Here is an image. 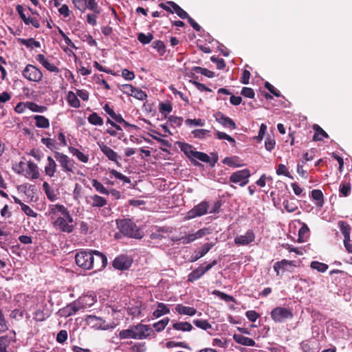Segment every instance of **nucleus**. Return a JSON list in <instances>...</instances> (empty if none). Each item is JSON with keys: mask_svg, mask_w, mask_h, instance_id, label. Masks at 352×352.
<instances>
[{"mask_svg": "<svg viewBox=\"0 0 352 352\" xmlns=\"http://www.w3.org/2000/svg\"><path fill=\"white\" fill-rule=\"evenodd\" d=\"M49 215L56 230L67 233H71L74 230L73 219L64 206L60 204L52 206L49 211Z\"/></svg>", "mask_w": 352, "mask_h": 352, "instance_id": "obj_1", "label": "nucleus"}, {"mask_svg": "<svg viewBox=\"0 0 352 352\" xmlns=\"http://www.w3.org/2000/svg\"><path fill=\"white\" fill-rule=\"evenodd\" d=\"M154 334V331L150 326L140 323L137 325H131L127 329L121 330L119 332V338L120 339L143 340Z\"/></svg>", "mask_w": 352, "mask_h": 352, "instance_id": "obj_2", "label": "nucleus"}, {"mask_svg": "<svg viewBox=\"0 0 352 352\" xmlns=\"http://www.w3.org/2000/svg\"><path fill=\"white\" fill-rule=\"evenodd\" d=\"M116 223L120 231L124 235L135 239L142 237L139 228L132 220L129 219H119L116 221Z\"/></svg>", "mask_w": 352, "mask_h": 352, "instance_id": "obj_3", "label": "nucleus"}, {"mask_svg": "<svg viewBox=\"0 0 352 352\" xmlns=\"http://www.w3.org/2000/svg\"><path fill=\"white\" fill-rule=\"evenodd\" d=\"M91 251L82 250L76 254L75 261L78 267L86 270L93 268L94 255Z\"/></svg>", "mask_w": 352, "mask_h": 352, "instance_id": "obj_4", "label": "nucleus"}, {"mask_svg": "<svg viewBox=\"0 0 352 352\" xmlns=\"http://www.w3.org/2000/svg\"><path fill=\"white\" fill-rule=\"evenodd\" d=\"M54 158L58 161L63 171L74 173L76 167L74 160L69 157L67 155L58 151L54 152Z\"/></svg>", "mask_w": 352, "mask_h": 352, "instance_id": "obj_5", "label": "nucleus"}, {"mask_svg": "<svg viewBox=\"0 0 352 352\" xmlns=\"http://www.w3.org/2000/svg\"><path fill=\"white\" fill-rule=\"evenodd\" d=\"M272 319L275 322H283L286 320L293 318L294 314L290 309L282 307H276L270 313Z\"/></svg>", "mask_w": 352, "mask_h": 352, "instance_id": "obj_6", "label": "nucleus"}, {"mask_svg": "<svg viewBox=\"0 0 352 352\" xmlns=\"http://www.w3.org/2000/svg\"><path fill=\"white\" fill-rule=\"evenodd\" d=\"M74 8L81 12H85L87 10H91L94 13L99 14L100 8L96 0H72Z\"/></svg>", "mask_w": 352, "mask_h": 352, "instance_id": "obj_7", "label": "nucleus"}, {"mask_svg": "<svg viewBox=\"0 0 352 352\" xmlns=\"http://www.w3.org/2000/svg\"><path fill=\"white\" fill-rule=\"evenodd\" d=\"M22 76L29 81L38 82L43 79V73L35 65L28 64L22 71Z\"/></svg>", "mask_w": 352, "mask_h": 352, "instance_id": "obj_8", "label": "nucleus"}, {"mask_svg": "<svg viewBox=\"0 0 352 352\" xmlns=\"http://www.w3.org/2000/svg\"><path fill=\"white\" fill-rule=\"evenodd\" d=\"M209 208V202L207 201H203L190 210L187 212L184 219L186 220H189L205 215L208 212Z\"/></svg>", "mask_w": 352, "mask_h": 352, "instance_id": "obj_9", "label": "nucleus"}, {"mask_svg": "<svg viewBox=\"0 0 352 352\" xmlns=\"http://www.w3.org/2000/svg\"><path fill=\"white\" fill-rule=\"evenodd\" d=\"M250 175V171L248 168L237 170L230 176V182L244 186L248 183Z\"/></svg>", "mask_w": 352, "mask_h": 352, "instance_id": "obj_10", "label": "nucleus"}, {"mask_svg": "<svg viewBox=\"0 0 352 352\" xmlns=\"http://www.w3.org/2000/svg\"><path fill=\"white\" fill-rule=\"evenodd\" d=\"M98 144L102 153L108 158L109 160L113 162L118 166H121V164L120 162L121 157L116 151L102 142H98Z\"/></svg>", "mask_w": 352, "mask_h": 352, "instance_id": "obj_11", "label": "nucleus"}, {"mask_svg": "<svg viewBox=\"0 0 352 352\" xmlns=\"http://www.w3.org/2000/svg\"><path fill=\"white\" fill-rule=\"evenodd\" d=\"M94 255L93 268L96 272L103 270L107 265V258L98 250L91 251Z\"/></svg>", "mask_w": 352, "mask_h": 352, "instance_id": "obj_12", "label": "nucleus"}, {"mask_svg": "<svg viewBox=\"0 0 352 352\" xmlns=\"http://www.w3.org/2000/svg\"><path fill=\"white\" fill-rule=\"evenodd\" d=\"M131 264L132 260L126 255H120L113 261V267L119 270H126L131 267Z\"/></svg>", "mask_w": 352, "mask_h": 352, "instance_id": "obj_13", "label": "nucleus"}, {"mask_svg": "<svg viewBox=\"0 0 352 352\" xmlns=\"http://www.w3.org/2000/svg\"><path fill=\"white\" fill-rule=\"evenodd\" d=\"M255 234L251 229L247 230L245 234L237 236L234 238V243L236 245H248L255 240Z\"/></svg>", "mask_w": 352, "mask_h": 352, "instance_id": "obj_14", "label": "nucleus"}, {"mask_svg": "<svg viewBox=\"0 0 352 352\" xmlns=\"http://www.w3.org/2000/svg\"><path fill=\"white\" fill-rule=\"evenodd\" d=\"M214 117L216 121L221 124L225 128H228L231 130L235 129L236 128V125L234 121L232 118L225 116L220 111H218L216 113H214Z\"/></svg>", "mask_w": 352, "mask_h": 352, "instance_id": "obj_15", "label": "nucleus"}, {"mask_svg": "<svg viewBox=\"0 0 352 352\" xmlns=\"http://www.w3.org/2000/svg\"><path fill=\"white\" fill-rule=\"evenodd\" d=\"M178 146L181 151L184 153V154L190 159L192 164L195 166H201V163L197 161L195 159H192V157H194V153H196V151L193 150V146L191 144L184 142H177Z\"/></svg>", "mask_w": 352, "mask_h": 352, "instance_id": "obj_16", "label": "nucleus"}, {"mask_svg": "<svg viewBox=\"0 0 352 352\" xmlns=\"http://www.w3.org/2000/svg\"><path fill=\"white\" fill-rule=\"evenodd\" d=\"M87 203L92 207L102 208L107 205V200L101 196L94 195L87 198Z\"/></svg>", "mask_w": 352, "mask_h": 352, "instance_id": "obj_17", "label": "nucleus"}, {"mask_svg": "<svg viewBox=\"0 0 352 352\" xmlns=\"http://www.w3.org/2000/svg\"><path fill=\"white\" fill-rule=\"evenodd\" d=\"M36 59L48 71L55 73H58L60 72V69L54 64L51 63L43 54H38Z\"/></svg>", "mask_w": 352, "mask_h": 352, "instance_id": "obj_18", "label": "nucleus"}, {"mask_svg": "<svg viewBox=\"0 0 352 352\" xmlns=\"http://www.w3.org/2000/svg\"><path fill=\"white\" fill-rule=\"evenodd\" d=\"M214 246L212 243H204L200 249L196 252L195 255L191 256L190 261L195 262L205 256L210 249Z\"/></svg>", "mask_w": 352, "mask_h": 352, "instance_id": "obj_19", "label": "nucleus"}, {"mask_svg": "<svg viewBox=\"0 0 352 352\" xmlns=\"http://www.w3.org/2000/svg\"><path fill=\"white\" fill-rule=\"evenodd\" d=\"M175 311L179 315L189 316H195L197 311L195 307L184 306L182 304H177L175 307Z\"/></svg>", "mask_w": 352, "mask_h": 352, "instance_id": "obj_20", "label": "nucleus"}, {"mask_svg": "<svg viewBox=\"0 0 352 352\" xmlns=\"http://www.w3.org/2000/svg\"><path fill=\"white\" fill-rule=\"evenodd\" d=\"M57 170V164L55 160L51 156H48L47 158V164L45 166V174L52 177L54 176L55 173Z\"/></svg>", "mask_w": 352, "mask_h": 352, "instance_id": "obj_21", "label": "nucleus"}, {"mask_svg": "<svg viewBox=\"0 0 352 352\" xmlns=\"http://www.w3.org/2000/svg\"><path fill=\"white\" fill-rule=\"evenodd\" d=\"M15 341V333L13 332V336L8 335L0 336V352H7V349L12 342Z\"/></svg>", "mask_w": 352, "mask_h": 352, "instance_id": "obj_22", "label": "nucleus"}, {"mask_svg": "<svg viewBox=\"0 0 352 352\" xmlns=\"http://www.w3.org/2000/svg\"><path fill=\"white\" fill-rule=\"evenodd\" d=\"M194 157L198 159L201 162L210 163L211 166H214L215 164L218 161L217 156H215V157L211 160V158L208 154L199 151H197L196 153H194Z\"/></svg>", "mask_w": 352, "mask_h": 352, "instance_id": "obj_23", "label": "nucleus"}, {"mask_svg": "<svg viewBox=\"0 0 352 352\" xmlns=\"http://www.w3.org/2000/svg\"><path fill=\"white\" fill-rule=\"evenodd\" d=\"M233 339L236 343L243 346H254L256 344L253 339L245 337L241 334H234Z\"/></svg>", "mask_w": 352, "mask_h": 352, "instance_id": "obj_24", "label": "nucleus"}, {"mask_svg": "<svg viewBox=\"0 0 352 352\" xmlns=\"http://www.w3.org/2000/svg\"><path fill=\"white\" fill-rule=\"evenodd\" d=\"M26 174L28 175L27 177L32 179H38L39 177L38 166L33 162H28Z\"/></svg>", "mask_w": 352, "mask_h": 352, "instance_id": "obj_25", "label": "nucleus"}, {"mask_svg": "<svg viewBox=\"0 0 352 352\" xmlns=\"http://www.w3.org/2000/svg\"><path fill=\"white\" fill-rule=\"evenodd\" d=\"M80 307L77 305V304L75 302H74L72 303L69 304L68 305H67L60 310L61 315L65 317H68L76 314V312L78 311Z\"/></svg>", "mask_w": 352, "mask_h": 352, "instance_id": "obj_26", "label": "nucleus"}, {"mask_svg": "<svg viewBox=\"0 0 352 352\" xmlns=\"http://www.w3.org/2000/svg\"><path fill=\"white\" fill-rule=\"evenodd\" d=\"M157 309L153 312V316L156 318L168 314L170 311L168 306L163 302H157Z\"/></svg>", "mask_w": 352, "mask_h": 352, "instance_id": "obj_27", "label": "nucleus"}, {"mask_svg": "<svg viewBox=\"0 0 352 352\" xmlns=\"http://www.w3.org/2000/svg\"><path fill=\"white\" fill-rule=\"evenodd\" d=\"M313 129L315 131L314 135L313 136L314 141H321L323 140V138H329V135L318 124H314Z\"/></svg>", "mask_w": 352, "mask_h": 352, "instance_id": "obj_28", "label": "nucleus"}, {"mask_svg": "<svg viewBox=\"0 0 352 352\" xmlns=\"http://www.w3.org/2000/svg\"><path fill=\"white\" fill-rule=\"evenodd\" d=\"M338 225L344 236V240H349L350 239L351 230L350 225L344 221H339Z\"/></svg>", "mask_w": 352, "mask_h": 352, "instance_id": "obj_29", "label": "nucleus"}, {"mask_svg": "<svg viewBox=\"0 0 352 352\" xmlns=\"http://www.w3.org/2000/svg\"><path fill=\"white\" fill-rule=\"evenodd\" d=\"M287 265L296 266L295 261H288V260H286V259H283L280 261L276 262L274 263V270L276 272V275L277 276L279 275V270H286V267Z\"/></svg>", "mask_w": 352, "mask_h": 352, "instance_id": "obj_30", "label": "nucleus"}, {"mask_svg": "<svg viewBox=\"0 0 352 352\" xmlns=\"http://www.w3.org/2000/svg\"><path fill=\"white\" fill-rule=\"evenodd\" d=\"M298 222L299 224L301 225V228H300V230L298 231V241L299 242H303L307 239V237L309 236V228L305 223L302 222L300 220H298Z\"/></svg>", "mask_w": 352, "mask_h": 352, "instance_id": "obj_31", "label": "nucleus"}, {"mask_svg": "<svg viewBox=\"0 0 352 352\" xmlns=\"http://www.w3.org/2000/svg\"><path fill=\"white\" fill-rule=\"evenodd\" d=\"M167 3L173 9L174 13H176L181 19H186L188 17V13L174 1H168Z\"/></svg>", "mask_w": 352, "mask_h": 352, "instance_id": "obj_32", "label": "nucleus"}, {"mask_svg": "<svg viewBox=\"0 0 352 352\" xmlns=\"http://www.w3.org/2000/svg\"><path fill=\"white\" fill-rule=\"evenodd\" d=\"M311 198L316 201V205L318 207L321 208L324 204V196L323 193L320 190L315 189L311 192Z\"/></svg>", "mask_w": 352, "mask_h": 352, "instance_id": "obj_33", "label": "nucleus"}, {"mask_svg": "<svg viewBox=\"0 0 352 352\" xmlns=\"http://www.w3.org/2000/svg\"><path fill=\"white\" fill-rule=\"evenodd\" d=\"M205 274L202 266L193 270L188 276V282H194Z\"/></svg>", "mask_w": 352, "mask_h": 352, "instance_id": "obj_34", "label": "nucleus"}, {"mask_svg": "<svg viewBox=\"0 0 352 352\" xmlns=\"http://www.w3.org/2000/svg\"><path fill=\"white\" fill-rule=\"evenodd\" d=\"M35 125L38 128L47 129L50 126V121L43 116L36 115L34 116Z\"/></svg>", "mask_w": 352, "mask_h": 352, "instance_id": "obj_35", "label": "nucleus"}, {"mask_svg": "<svg viewBox=\"0 0 352 352\" xmlns=\"http://www.w3.org/2000/svg\"><path fill=\"white\" fill-rule=\"evenodd\" d=\"M173 328L177 331H190L193 327L188 322H177L173 324Z\"/></svg>", "mask_w": 352, "mask_h": 352, "instance_id": "obj_36", "label": "nucleus"}, {"mask_svg": "<svg viewBox=\"0 0 352 352\" xmlns=\"http://www.w3.org/2000/svg\"><path fill=\"white\" fill-rule=\"evenodd\" d=\"M70 152L73 154V155L76 156L77 159L83 162L87 163L89 161V155L84 154L82 152L80 151L78 148L74 147L69 148Z\"/></svg>", "mask_w": 352, "mask_h": 352, "instance_id": "obj_37", "label": "nucleus"}, {"mask_svg": "<svg viewBox=\"0 0 352 352\" xmlns=\"http://www.w3.org/2000/svg\"><path fill=\"white\" fill-rule=\"evenodd\" d=\"M19 42L21 44L26 46L27 47L33 48V47H41L40 42L36 41L33 38H28V39H25V38H19Z\"/></svg>", "mask_w": 352, "mask_h": 352, "instance_id": "obj_38", "label": "nucleus"}, {"mask_svg": "<svg viewBox=\"0 0 352 352\" xmlns=\"http://www.w3.org/2000/svg\"><path fill=\"white\" fill-rule=\"evenodd\" d=\"M339 192L341 196L348 197L351 192V184L346 181L342 182L339 187Z\"/></svg>", "mask_w": 352, "mask_h": 352, "instance_id": "obj_39", "label": "nucleus"}, {"mask_svg": "<svg viewBox=\"0 0 352 352\" xmlns=\"http://www.w3.org/2000/svg\"><path fill=\"white\" fill-rule=\"evenodd\" d=\"M87 120L90 124L95 126H102L104 123L103 119L96 112L91 113Z\"/></svg>", "mask_w": 352, "mask_h": 352, "instance_id": "obj_40", "label": "nucleus"}, {"mask_svg": "<svg viewBox=\"0 0 352 352\" xmlns=\"http://www.w3.org/2000/svg\"><path fill=\"white\" fill-rule=\"evenodd\" d=\"M50 316L46 309H38L34 314V319L38 322H43Z\"/></svg>", "mask_w": 352, "mask_h": 352, "instance_id": "obj_41", "label": "nucleus"}, {"mask_svg": "<svg viewBox=\"0 0 352 352\" xmlns=\"http://www.w3.org/2000/svg\"><path fill=\"white\" fill-rule=\"evenodd\" d=\"M67 102L69 104L74 108H78L80 105V102L77 96L72 91H69L67 96Z\"/></svg>", "mask_w": 352, "mask_h": 352, "instance_id": "obj_42", "label": "nucleus"}, {"mask_svg": "<svg viewBox=\"0 0 352 352\" xmlns=\"http://www.w3.org/2000/svg\"><path fill=\"white\" fill-rule=\"evenodd\" d=\"M192 70L197 74H201L205 76H207L208 78H213L214 77L215 74L214 72H212L206 68L195 66L193 67Z\"/></svg>", "mask_w": 352, "mask_h": 352, "instance_id": "obj_43", "label": "nucleus"}, {"mask_svg": "<svg viewBox=\"0 0 352 352\" xmlns=\"http://www.w3.org/2000/svg\"><path fill=\"white\" fill-rule=\"evenodd\" d=\"M91 184H92L93 187L99 193L102 194V195H109V190L97 179H93L91 181Z\"/></svg>", "mask_w": 352, "mask_h": 352, "instance_id": "obj_44", "label": "nucleus"}, {"mask_svg": "<svg viewBox=\"0 0 352 352\" xmlns=\"http://www.w3.org/2000/svg\"><path fill=\"white\" fill-rule=\"evenodd\" d=\"M153 39V35L151 33L144 34L140 32L138 34V40L143 45L148 44Z\"/></svg>", "mask_w": 352, "mask_h": 352, "instance_id": "obj_45", "label": "nucleus"}, {"mask_svg": "<svg viewBox=\"0 0 352 352\" xmlns=\"http://www.w3.org/2000/svg\"><path fill=\"white\" fill-rule=\"evenodd\" d=\"M193 324L197 327L205 331H208V329H211L212 328V325L206 320L196 319L193 320Z\"/></svg>", "mask_w": 352, "mask_h": 352, "instance_id": "obj_46", "label": "nucleus"}, {"mask_svg": "<svg viewBox=\"0 0 352 352\" xmlns=\"http://www.w3.org/2000/svg\"><path fill=\"white\" fill-rule=\"evenodd\" d=\"M197 239L195 234H189L185 236H182L181 238H174L172 240L173 241L177 242L181 241L183 244H188L190 243Z\"/></svg>", "mask_w": 352, "mask_h": 352, "instance_id": "obj_47", "label": "nucleus"}, {"mask_svg": "<svg viewBox=\"0 0 352 352\" xmlns=\"http://www.w3.org/2000/svg\"><path fill=\"white\" fill-rule=\"evenodd\" d=\"M152 47L155 49L160 55L162 56L166 52V46L163 41L160 40L155 41L152 43Z\"/></svg>", "mask_w": 352, "mask_h": 352, "instance_id": "obj_48", "label": "nucleus"}, {"mask_svg": "<svg viewBox=\"0 0 352 352\" xmlns=\"http://www.w3.org/2000/svg\"><path fill=\"white\" fill-rule=\"evenodd\" d=\"M170 319L168 318H164V319L155 322L153 324V327L156 331L160 332L165 329Z\"/></svg>", "mask_w": 352, "mask_h": 352, "instance_id": "obj_49", "label": "nucleus"}, {"mask_svg": "<svg viewBox=\"0 0 352 352\" xmlns=\"http://www.w3.org/2000/svg\"><path fill=\"white\" fill-rule=\"evenodd\" d=\"M312 269L316 270L320 272H324L328 269V265L319 261H312L310 265Z\"/></svg>", "mask_w": 352, "mask_h": 352, "instance_id": "obj_50", "label": "nucleus"}, {"mask_svg": "<svg viewBox=\"0 0 352 352\" xmlns=\"http://www.w3.org/2000/svg\"><path fill=\"white\" fill-rule=\"evenodd\" d=\"M43 189L50 200L53 201L56 199V195L54 194V190L51 189V187L47 182H45L43 183Z\"/></svg>", "mask_w": 352, "mask_h": 352, "instance_id": "obj_51", "label": "nucleus"}, {"mask_svg": "<svg viewBox=\"0 0 352 352\" xmlns=\"http://www.w3.org/2000/svg\"><path fill=\"white\" fill-rule=\"evenodd\" d=\"M41 142L52 151H53L54 148H58L57 143L54 139L43 138L41 139Z\"/></svg>", "mask_w": 352, "mask_h": 352, "instance_id": "obj_52", "label": "nucleus"}, {"mask_svg": "<svg viewBox=\"0 0 352 352\" xmlns=\"http://www.w3.org/2000/svg\"><path fill=\"white\" fill-rule=\"evenodd\" d=\"M210 131L206 129H195L192 131L193 137L199 139H204L209 135Z\"/></svg>", "mask_w": 352, "mask_h": 352, "instance_id": "obj_53", "label": "nucleus"}, {"mask_svg": "<svg viewBox=\"0 0 352 352\" xmlns=\"http://www.w3.org/2000/svg\"><path fill=\"white\" fill-rule=\"evenodd\" d=\"M109 173L113 175L116 179L123 181L124 183H130V179L122 174L121 173L117 171L115 169H109Z\"/></svg>", "mask_w": 352, "mask_h": 352, "instance_id": "obj_54", "label": "nucleus"}, {"mask_svg": "<svg viewBox=\"0 0 352 352\" xmlns=\"http://www.w3.org/2000/svg\"><path fill=\"white\" fill-rule=\"evenodd\" d=\"M213 294L216 295L217 296L219 297L221 300H225L226 302H234L235 300L233 296H230L227 294H225L222 292H220L219 290H214L213 292Z\"/></svg>", "mask_w": 352, "mask_h": 352, "instance_id": "obj_55", "label": "nucleus"}, {"mask_svg": "<svg viewBox=\"0 0 352 352\" xmlns=\"http://www.w3.org/2000/svg\"><path fill=\"white\" fill-rule=\"evenodd\" d=\"M160 112L166 116L168 113L172 111V105L169 102H162L160 104Z\"/></svg>", "mask_w": 352, "mask_h": 352, "instance_id": "obj_56", "label": "nucleus"}, {"mask_svg": "<svg viewBox=\"0 0 352 352\" xmlns=\"http://www.w3.org/2000/svg\"><path fill=\"white\" fill-rule=\"evenodd\" d=\"M28 107L32 111H34V112L42 113V112H44L45 111H46V109H47L46 107L38 105L34 102L28 103Z\"/></svg>", "mask_w": 352, "mask_h": 352, "instance_id": "obj_57", "label": "nucleus"}, {"mask_svg": "<svg viewBox=\"0 0 352 352\" xmlns=\"http://www.w3.org/2000/svg\"><path fill=\"white\" fill-rule=\"evenodd\" d=\"M131 96L140 100H144L147 98V95L144 91L136 87L135 88Z\"/></svg>", "mask_w": 352, "mask_h": 352, "instance_id": "obj_58", "label": "nucleus"}, {"mask_svg": "<svg viewBox=\"0 0 352 352\" xmlns=\"http://www.w3.org/2000/svg\"><path fill=\"white\" fill-rule=\"evenodd\" d=\"M276 174L278 175H283L287 177L293 178L291 176L290 173L288 171L286 166L283 164H278V168L276 169Z\"/></svg>", "mask_w": 352, "mask_h": 352, "instance_id": "obj_59", "label": "nucleus"}, {"mask_svg": "<svg viewBox=\"0 0 352 352\" xmlns=\"http://www.w3.org/2000/svg\"><path fill=\"white\" fill-rule=\"evenodd\" d=\"M283 206L286 211L288 212H293L298 209V206L295 203L289 202L287 200L283 201Z\"/></svg>", "mask_w": 352, "mask_h": 352, "instance_id": "obj_60", "label": "nucleus"}, {"mask_svg": "<svg viewBox=\"0 0 352 352\" xmlns=\"http://www.w3.org/2000/svg\"><path fill=\"white\" fill-rule=\"evenodd\" d=\"M300 348L303 352H314V348L309 340L302 341L300 343Z\"/></svg>", "mask_w": 352, "mask_h": 352, "instance_id": "obj_61", "label": "nucleus"}, {"mask_svg": "<svg viewBox=\"0 0 352 352\" xmlns=\"http://www.w3.org/2000/svg\"><path fill=\"white\" fill-rule=\"evenodd\" d=\"M68 338L67 331L66 330L60 331L56 336V341L58 343H64Z\"/></svg>", "mask_w": 352, "mask_h": 352, "instance_id": "obj_62", "label": "nucleus"}, {"mask_svg": "<svg viewBox=\"0 0 352 352\" xmlns=\"http://www.w3.org/2000/svg\"><path fill=\"white\" fill-rule=\"evenodd\" d=\"M21 208L26 215L32 217H36L37 213L34 212L29 206L23 204Z\"/></svg>", "mask_w": 352, "mask_h": 352, "instance_id": "obj_63", "label": "nucleus"}, {"mask_svg": "<svg viewBox=\"0 0 352 352\" xmlns=\"http://www.w3.org/2000/svg\"><path fill=\"white\" fill-rule=\"evenodd\" d=\"M146 350L145 343H137L131 348L132 352H145Z\"/></svg>", "mask_w": 352, "mask_h": 352, "instance_id": "obj_64", "label": "nucleus"}]
</instances>
